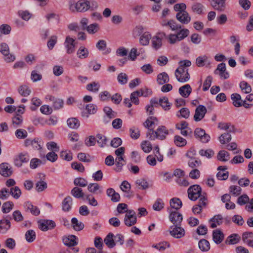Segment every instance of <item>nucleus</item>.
I'll use <instances>...</instances> for the list:
<instances>
[{
	"mask_svg": "<svg viewBox=\"0 0 253 253\" xmlns=\"http://www.w3.org/2000/svg\"><path fill=\"white\" fill-rule=\"evenodd\" d=\"M179 67L175 71V76L177 81L181 83H185L190 79L187 67L191 65L190 60H184L179 62Z\"/></svg>",
	"mask_w": 253,
	"mask_h": 253,
	"instance_id": "obj_1",
	"label": "nucleus"
},
{
	"mask_svg": "<svg viewBox=\"0 0 253 253\" xmlns=\"http://www.w3.org/2000/svg\"><path fill=\"white\" fill-rule=\"evenodd\" d=\"M91 7L90 1L87 0H79L75 2L74 0L69 2L70 10L73 12H84L88 10Z\"/></svg>",
	"mask_w": 253,
	"mask_h": 253,
	"instance_id": "obj_2",
	"label": "nucleus"
},
{
	"mask_svg": "<svg viewBox=\"0 0 253 253\" xmlns=\"http://www.w3.org/2000/svg\"><path fill=\"white\" fill-rule=\"evenodd\" d=\"M169 134V130L165 126H161L155 131L150 130V132H147V137L151 140H154L155 139L164 140L167 135Z\"/></svg>",
	"mask_w": 253,
	"mask_h": 253,
	"instance_id": "obj_3",
	"label": "nucleus"
},
{
	"mask_svg": "<svg viewBox=\"0 0 253 253\" xmlns=\"http://www.w3.org/2000/svg\"><path fill=\"white\" fill-rule=\"evenodd\" d=\"M181 207H170V208L168 209L169 213V220L173 224H180L182 221V215L178 211Z\"/></svg>",
	"mask_w": 253,
	"mask_h": 253,
	"instance_id": "obj_4",
	"label": "nucleus"
},
{
	"mask_svg": "<svg viewBox=\"0 0 253 253\" xmlns=\"http://www.w3.org/2000/svg\"><path fill=\"white\" fill-rule=\"evenodd\" d=\"M187 192L189 198L194 201L201 196L202 188L198 185H193L188 188Z\"/></svg>",
	"mask_w": 253,
	"mask_h": 253,
	"instance_id": "obj_5",
	"label": "nucleus"
},
{
	"mask_svg": "<svg viewBox=\"0 0 253 253\" xmlns=\"http://www.w3.org/2000/svg\"><path fill=\"white\" fill-rule=\"evenodd\" d=\"M137 222V215L133 210H129L125 214L124 218V223L128 227L135 225Z\"/></svg>",
	"mask_w": 253,
	"mask_h": 253,
	"instance_id": "obj_6",
	"label": "nucleus"
},
{
	"mask_svg": "<svg viewBox=\"0 0 253 253\" xmlns=\"http://www.w3.org/2000/svg\"><path fill=\"white\" fill-rule=\"evenodd\" d=\"M38 223L39 229L43 231L52 229L56 226L55 222L53 220L49 219H40L38 221Z\"/></svg>",
	"mask_w": 253,
	"mask_h": 253,
	"instance_id": "obj_7",
	"label": "nucleus"
},
{
	"mask_svg": "<svg viewBox=\"0 0 253 253\" xmlns=\"http://www.w3.org/2000/svg\"><path fill=\"white\" fill-rule=\"evenodd\" d=\"M177 225L171 226L169 228V233L173 237L179 239L185 236V231L183 228Z\"/></svg>",
	"mask_w": 253,
	"mask_h": 253,
	"instance_id": "obj_8",
	"label": "nucleus"
},
{
	"mask_svg": "<svg viewBox=\"0 0 253 253\" xmlns=\"http://www.w3.org/2000/svg\"><path fill=\"white\" fill-rule=\"evenodd\" d=\"M46 102H52V107L55 110L62 108L63 106L64 102L61 99L56 98L51 95H47L45 97Z\"/></svg>",
	"mask_w": 253,
	"mask_h": 253,
	"instance_id": "obj_9",
	"label": "nucleus"
},
{
	"mask_svg": "<svg viewBox=\"0 0 253 253\" xmlns=\"http://www.w3.org/2000/svg\"><path fill=\"white\" fill-rule=\"evenodd\" d=\"M166 37V34L164 32L159 33L152 39V46L157 50L162 45V39Z\"/></svg>",
	"mask_w": 253,
	"mask_h": 253,
	"instance_id": "obj_10",
	"label": "nucleus"
},
{
	"mask_svg": "<svg viewBox=\"0 0 253 253\" xmlns=\"http://www.w3.org/2000/svg\"><path fill=\"white\" fill-rule=\"evenodd\" d=\"M194 134L203 143L208 142L211 138L210 136L206 133L205 131L201 128H197L194 131Z\"/></svg>",
	"mask_w": 253,
	"mask_h": 253,
	"instance_id": "obj_11",
	"label": "nucleus"
},
{
	"mask_svg": "<svg viewBox=\"0 0 253 253\" xmlns=\"http://www.w3.org/2000/svg\"><path fill=\"white\" fill-rule=\"evenodd\" d=\"M207 108L203 105H199L195 109L194 115V120L196 122H199L205 117L207 113Z\"/></svg>",
	"mask_w": 253,
	"mask_h": 253,
	"instance_id": "obj_12",
	"label": "nucleus"
},
{
	"mask_svg": "<svg viewBox=\"0 0 253 253\" xmlns=\"http://www.w3.org/2000/svg\"><path fill=\"white\" fill-rule=\"evenodd\" d=\"M214 73L219 74L221 79H227L229 77V73L226 71V65L224 63H220L217 65Z\"/></svg>",
	"mask_w": 253,
	"mask_h": 253,
	"instance_id": "obj_13",
	"label": "nucleus"
},
{
	"mask_svg": "<svg viewBox=\"0 0 253 253\" xmlns=\"http://www.w3.org/2000/svg\"><path fill=\"white\" fill-rule=\"evenodd\" d=\"M176 18L183 24H187L191 21V17L186 11L177 12L176 14Z\"/></svg>",
	"mask_w": 253,
	"mask_h": 253,
	"instance_id": "obj_14",
	"label": "nucleus"
},
{
	"mask_svg": "<svg viewBox=\"0 0 253 253\" xmlns=\"http://www.w3.org/2000/svg\"><path fill=\"white\" fill-rule=\"evenodd\" d=\"M12 173L11 166L7 163H3L0 165V174L4 177L10 176Z\"/></svg>",
	"mask_w": 253,
	"mask_h": 253,
	"instance_id": "obj_15",
	"label": "nucleus"
},
{
	"mask_svg": "<svg viewBox=\"0 0 253 253\" xmlns=\"http://www.w3.org/2000/svg\"><path fill=\"white\" fill-rule=\"evenodd\" d=\"M62 241L64 244L67 247H73L77 245L78 243V238L73 235L63 237Z\"/></svg>",
	"mask_w": 253,
	"mask_h": 253,
	"instance_id": "obj_16",
	"label": "nucleus"
},
{
	"mask_svg": "<svg viewBox=\"0 0 253 253\" xmlns=\"http://www.w3.org/2000/svg\"><path fill=\"white\" fill-rule=\"evenodd\" d=\"M30 160V157L28 153H21L14 159V164L18 167H20L23 163H27Z\"/></svg>",
	"mask_w": 253,
	"mask_h": 253,
	"instance_id": "obj_17",
	"label": "nucleus"
},
{
	"mask_svg": "<svg viewBox=\"0 0 253 253\" xmlns=\"http://www.w3.org/2000/svg\"><path fill=\"white\" fill-rule=\"evenodd\" d=\"M158 124V121L157 119L154 117H149L146 121L143 123L144 126L148 128L147 132H150V130L152 131H155L153 129L155 127L156 125Z\"/></svg>",
	"mask_w": 253,
	"mask_h": 253,
	"instance_id": "obj_18",
	"label": "nucleus"
},
{
	"mask_svg": "<svg viewBox=\"0 0 253 253\" xmlns=\"http://www.w3.org/2000/svg\"><path fill=\"white\" fill-rule=\"evenodd\" d=\"M64 45L68 54H71L75 51V40L69 36H67L66 37L64 42Z\"/></svg>",
	"mask_w": 253,
	"mask_h": 253,
	"instance_id": "obj_19",
	"label": "nucleus"
},
{
	"mask_svg": "<svg viewBox=\"0 0 253 253\" xmlns=\"http://www.w3.org/2000/svg\"><path fill=\"white\" fill-rule=\"evenodd\" d=\"M224 238V235L221 230L216 229L213 231L212 239L216 244H220L223 241Z\"/></svg>",
	"mask_w": 253,
	"mask_h": 253,
	"instance_id": "obj_20",
	"label": "nucleus"
},
{
	"mask_svg": "<svg viewBox=\"0 0 253 253\" xmlns=\"http://www.w3.org/2000/svg\"><path fill=\"white\" fill-rule=\"evenodd\" d=\"M222 220L223 218L221 215H216L209 220L210 226L212 228H215L222 223Z\"/></svg>",
	"mask_w": 253,
	"mask_h": 253,
	"instance_id": "obj_21",
	"label": "nucleus"
},
{
	"mask_svg": "<svg viewBox=\"0 0 253 253\" xmlns=\"http://www.w3.org/2000/svg\"><path fill=\"white\" fill-rule=\"evenodd\" d=\"M191 152H192L191 151H189L186 154L187 157L190 158V159L188 162V165L189 167H190L191 168H195L200 166L202 164L201 160L192 158V157L190 155V153Z\"/></svg>",
	"mask_w": 253,
	"mask_h": 253,
	"instance_id": "obj_22",
	"label": "nucleus"
},
{
	"mask_svg": "<svg viewBox=\"0 0 253 253\" xmlns=\"http://www.w3.org/2000/svg\"><path fill=\"white\" fill-rule=\"evenodd\" d=\"M178 91L182 97L187 98L191 93L192 88L189 84H186L179 87Z\"/></svg>",
	"mask_w": 253,
	"mask_h": 253,
	"instance_id": "obj_23",
	"label": "nucleus"
},
{
	"mask_svg": "<svg viewBox=\"0 0 253 253\" xmlns=\"http://www.w3.org/2000/svg\"><path fill=\"white\" fill-rule=\"evenodd\" d=\"M211 6L216 10L223 11L225 9L226 0H211Z\"/></svg>",
	"mask_w": 253,
	"mask_h": 253,
	"instance_id": "obj_24",
	"label": "nucleus"
},
{
	"mask_svg": "<svg viewBox=\"0 0 253 253\" xmlns=\"http://www.w3.org/2000/svg\"><path fill=\"white\" fill-rule=\"evenodd\" d=\"M191 9L194 13L201 15L204 13L205 7L200 2H195L192 4Z\"/></svg>",
	"mask_w": 253,
	"mask_h": 253,
	"instance_id": "obj_25",
	"label": "nucleus"
},
{
	"mask_svg": "<svg viewBox=\"0 0 253 253\" xmlns=\"http://www.w3.org/2000/svg\"><path fill=\"white\" fill-rule=\"evenodd\" d=\"M169 81V76L166 72H162L157 75V82L159 84H164L168 83Z\"/></svg>",
	"mask_w": 253,
	"mask_h": 253,
	"instance_id": "obj_26",
	"label": "nucleus"
},
{
	"mask_svg": "<svg viewBox=\"0 0 253 253\" xmlns=\"http://www.w3.org/2000/svg\"><path fill=\"white\" fill-rule=\"evenodd\" d=\"M241 239L240 236L237 234H232L229 236L225 241L227 245H234L239 242Z\"/></svg>",
	"mask_w": 253,
	"mask_h": 253,
	"instance_id": "obj_27",
	"label": "nucleus"
},
{
	"mask_svg": "<svg viewBox=\"0 0 253 253\" xmlns=\"http://www.w3.org/2000/svg\"><path fill=\"white\" fill-rule=\"evenodd\" d=\"M18 92L21 96L26 97L31 94V89L28 85L23 84L18 87Z\"/></svg>",
	"mask_w": 253,
	"mask_h": 253,
	"instance_id": "obj_28",
	"label": "nucleus"
},
{
	"mask_svg": "<svg viewBox=\"0 0 253 253\" xmlns=\"http://www.w3.org/2000/svg\"><path fill=\"white\" fill-rule=\"evenodd\" d=\"M198 246L200 250L203 252H208L210 250V244L209 242L203 239L200 240L198 242Z\"/></svg>",
	"mask_w": 253,
	"mask_h": 253,
	"instance_id": "obj_29",
	"label": "nucleus"
},
{
	"mask_svg": "<svg viewBox=\"0 0 253 253\" xmlns=\"http://www.w3.org/2000/svg\"><path fill=\"white\" fill-rule=\"evenodd\" d=\"M11 223L9 220L2 219L0 221V232L5 233L10 228Z\"/></svg>",
	"mask_w": 253,
	"mask_h": 253,
	"instance_id": "obj_30",
	"label": "nucleus"
},
{
	"mask_svg": "<svg viewBox=\"0 0 253 253\" xmlns=\"http://www.w3.org/2000/svg\"><path fill=\"white\" fill-rule=\"evenodd\" d=\"M231 98L233 101V104L236 107H239L242 106L243 100L241 95L237 93H233L231 95Z\"/></svg>",
	"mask_w": 253,
	"mask_h": 253,
	"instance_id": "obj_31",
	"label": "nucleus"
},
{
	"mask_svg": "<svg viewBox=\"0 0 253 253\" xmlns=\"http://www.w3.org/2000/svg\"><path fill=\"white\" fill-rule=\"evenodd\" d=\"M107 196L111 198V201L113 202H118L120 199L119 193L115 192L114 189L110 188L106 191Z\"/></svg>",
	"mask_w": 253,
	"mask_h": 253,
	"instance_id": "obj_32",
	"label": "nucleus"
},
{
	"mask_svg": "<svg viewBox=\"0 0 253 253\" xmlns=\"http://www.w3.org/2000/svg\"><path fill=\"white\" fill-rule=\"evenodd\" d=\"M96 46L98 50L104 51L103 53L104 54H107L111 52L110 48H106V42L104 40H99L96 43Z\"/></svg>",
	"mask_w": 253,
	"mask_h": 253,
	"instance_id": "obj_33",
	"label": "nucleus"
},
{
	"mask_svg": "<svg viewBox=\"0 0 253 253\" xmlns=\"http://www.w3.org/2000/svg\"><path fill=\"white\" fill-rule=\"evenodd\" d=\"M86 110L87 111L86 113H83L82 116L88 118L89 117L88 114H94L96 113L97 110V106L93 104H89L86 106Z\"/></svg>",
	"mask_w": 253,
	"mask_h": 253,
	"instance_id": "obj_34",
	"label": "nucleus"
},
{
	"mask_svg": "<svg viewBox=\"0 0 253 253\" xmlns=\"http://www.w3.org/2000/svg\"><path fill=\"white\" fill-rule=\"evenodd\" d=\"M77 54L80 59H85L89 55V51L84 46H80L77 52Z\"/></svg>",
	"mask_w": 253,
	"mask_h": 253,
	"instance_id": "obj_35",
	"label": "nucleus"
},
{
	"mask_svg": "<svg viewBox=\"0 0 253 253\" xmlns=\"http://www.w3.org/2000/svg\"><path fill=\"white\" fill-rule=\"evenodd\" d=\"M68 126L72 129H77L80 126V122L76 118H69L67 121Z\"/></svg>",
	"mask_w": 253,
	"mask_h": 253,
	"instance_id": "obj_36",
	"label": "nucleus"
},
{
	"mask_svg": "<svg viewBox=\"0 0 253 253\" xmlns=\"http://www.w3.org/2000/svg\"><path fill=\"white\" fill-rule=\"evenodd\" d=\"M217 160L221 162L228 161L230 157L229 153L225 150L220 151L217 155Z\"/></svg>",
	"mask_w": 253,
	"mask_h": 253,
	"instance_id": "obj_37",
	"label": "nucleus"
},
{
	"mask_svg": "<svg viewBox=\"0 0 253 253\" xmlns=\"http://www.w3.org/2000/svg\"><path fill=\"white\" fill-rule=\"evenodd\" d=\"M196 63L199 67L204 66L206 63H208L209 65L210 64V62L208 60V57L206 55L201 56L197 57L196 60Z\"/></svg>",
	"mask_w": 253,
	"mask_h": 253,
	"instance_id": "obj_38",
	"label": "nucleus"
},
{
	"mask_svg": "<svg viewBox=\"0 0 253 253\" xmlns=\"http://www.w3.org/2000/svg\"><path fill=\"white\" fill-rule=\"evenodd\" d=\"M190 111L187 108H182L176 112V116L178 118L188 119L190 116Z\"/></svg>",
	"mask_w": 253,
	"mask_h": 253,
	"instance_id": "obj_39",
	"label": "nucleus"
},
{
	"mask_svg": "<svg viewBox=\"0 0 253 253\" xmlns=\"http://www.w3.org/2000/svg\"><path fill=\"white\" fill-rule=\"evenodd\" d=\"M151 38V34L149 32H145L140 36L139 42L142 45H147L149 44Z\"/></svg>",
	"mask_w": 253,
	"mask_h": 253,
	"instance_id": "obj_40",
	"label": "nucleus"
},
{
	"mask_svg": "<svg viewBox=\"0 0 253 253\" xmlns=\"http://www.w3.org/2000/svg\"><path fill=\"white\" fill-rule=\"evenodd\" d=\"M114 235L112 233H109L104 239V243L109 248H112L115 246L113 239Z\"/></svg>",
	"mask_w": 253,
	"mask_h": 253,
	"instance_id": "obj_41",
	"label": "nucleus"
},
{
	"mask_svg": "<svg viewBox=\"0 0 253 253\" xmlns=\"http://www.w3.org/2000/svg\"><path fill=\"white\" fill-rule=\"evenodd\" d=\"M96 139L97 144L100 147H104L108 142L106 137L101 134H97Z\"/></svg>",
	"mask_w": 253,
	"mask_h": 253,
	"instance_id": "obj_42",
	"label": "nucleus"
},
{
	"mask_svg": "<svg viewBox=\"0 0 253 253\" xmlns=\"http://www.w3.org/2000/svg\"><path fill=\"white\" fill-rule=\"evenodd\" d=\"M100 86V84L98 83L93 82L87 84L86 88L89 91L96 93L98 91Z\"/></svg>",
	"mask_w": 253,
	"mask_h": 253,
	"instance_id": "obj_43",
	"label": "nucleus"
},
{
	"mask_svg": "<svg viewBox=\"0 0 253 253\" xmlns=\"http://www.w3.org/2000/svg\"><path fill=\"white\" fill-rule=\"evenodd\" d=\"M73 228L76 231H80L84 228V224L83 222L78 221L77 218L73 217L71 220Z\"/></svg>",
	"mask_w": 253,
	"mask_h": 253,
	"instance_id": "obj_44",
	"label": "nucleus"
},
{
	"mask_svg": "<svg viewBox=\"0 0 253 253\" xmlns=\"http://www.w3.org/2000/svg\"><path fill=\"white\" fill-rule=\"evenodd\" d=\"M26 240L28 243H32L35 241L36 237L35 232L32 229L28 230L25 235Z\"/></svg>",
	"mask_w": 253,
	"mask_h": 253,
	"instance_id": "obj_45",
	"label": "nucleus"
},
{
	"mask_svg": "<svg viewBox=\"0 0 253 253\" xmlns=\"http://www.w3.org/2000/svg\"><path fill=\"white\" fill-rule=\"evenodd\" d=\"M130 184L126 180L122 182L120 185V188L123 192L126 193V197H129V192L130 190Z\"/></svg>",
	"mask_w": 253,
	"mask_h": 253,
	"instance_id": "obj_46",
	"label": "nucleus"
},
{
	"mask_svg": "<svg viewBox=\"0 0 253 253\" xmlns=\"http://www.w3.org/2000/svg\"><path fill=\"white\" fill-rule=\"evenodd\" d=\"M22 122L23 118L22 116L19 114H16L12 119V126L15 128L20 126Z\"/></svg>",
	"mask_w": 253,
	"mask_h": 253,
	"instance_id": "obj_47",
	"label": "nucleus"
},
{
	"mask_svg": "<svg viewBox=\"0 0 253 253\" xmlns=\"http://www.w3.org/2000/svg\"><path fill=\"white\" fill-rule=\"evenodd\" d=\"M190 33L188 29L186 28L180 29V30L175 34L180 41L186 38Z\"/></svg>",
	"mask_w": 253,
	"mask_h": 253,
	"instance_id": "obj_48",
	"label": "nucleus"
},
{
	"mask_svg": "<svg viewBox=\"0 0 253 253\" xmlns=\"http://www.w3.org/2000/svg\"><path fill=\"white\" fill-rule=\"evenodd\" d=\"M159 104L165 110H169L170 108L171 104L166 97L160 99Z\"/></svg>",
	"mask_w": 253,
	"mask_h": 253,
	"instance_id": "obj_49",
	"label": "nucleus"
},
{
	"mask_svg": "<svg viewBox=\"0 0 253 253\" xmlns=\"http://www.w3.org/2000/svg\"><path fill=\"white\" fill-rule=\"evenodd\" d=\"M240 87L242 91L245 93H249L252 91L251 85L245 81H242L240 83Z\"/></svg>",
	"mask_w": 253,
	"mask_h": 253,
	"instance_id": "obj_50",
	"label": "nucleus"
},
{
	"mask_svg": "<svg viewBox=\"0 0 253 253\" xmlns=\"http://www.w3.org/2000/svg\"><path fill=\"white\" fill-rule=\"evenodd\" d=\"M152 247L160 251H163L167 248L170 247V244L168 242H163L156 245H153Z\"/></svg>",
	"mask_w": 253,
	"mask_h": 253,
	"instance_id": "obj_51",
	"label": "nucleus"
},
{
	"mask_svg": "<svg viewBox=\"0 0 253 253\" xmlns=\"http://www.w3.org/2000/svg\"><path fill=\"white\" fill-rule=\"evenodd\" d=\"M218 127L222 130H227L229 132H232L234 129L233 126H231L229 123H219Z\"/></svg>",
	"mask_w": 253,
	"mask_h": 253,
	"instance_id": "obj_52",
	"label": "nucleus"
},
{
	"mask_svg": "<svg viewBox=\"0 0 253 253\" xmlns=\"http://www.w3.org/2000/svg\"><path fill=\"white\" fill-rule=\"evenodd\" d=\"M130 137L133 139H137L140 136V130L138 127L132 126L129 128Z\"/></svg>",
	"mask_w": 253,
	"mask_h": 253,
	"instance_id": "obj_53",
	"label": "nucleus"
},
{
	"mask_svg": "<svg viewBox=\"0 0 253 253\" xmlns=\"http://www.w3.org/2000/svg\"><path fill=\"white\" fill-rule=\"evenodd\" d=\"M141 147L143 151L146 153H148L152 150L151 143L148 141H144L141 144Z\"/></svg>",
	"mask_w": 253,
	"mask_h": 253,
	"instance_id": "obj_54",
	"label": "nucleus"
},
{
	"mask_svg": "<svg viewBox=\"0 0 253 253\" xmlns=\"http://www.w3.org/2000/svg\"><path fill=\"white\" fill-rule=\"evenodd\" d=\"M74 183L76 186L84 187L87 185L88 182L84 178L78 177L74 179Z\"/></svg>",
	"mask_w": 253,
	"mask_h": 253,
	"instance_id": "obj_55",
	"label": "nucleus"
},
{
	"mask_svg": "<svg viewBox=\"0 0 253 253\" xmlns=\"http://www.w3.org/2000/svg\"><path fill=\"white\" fill-rule=\"evenodd\" d=\"M135 184L139 189H146L148 187V182L143 178L137 179L135 181Z\"/></svg>",
	"mask_w": 253,
	"mask_h": 253,
	"instance_id": "obj_56",
	"label": "nucleus"
},
{
	"mask_svg": "<svg viewBox=\"0 0 253 253\" xmlns=\"http://www.w3.org/2000/svg\"><path fill=\"white\" fill-rule=\"evenodd\" d=\"M199 154L201 156H204L207 158H211L214 154V151L211 149H201L199 151Z\"/></svg>",
	"mask_w": 253,
	"mask_h": 253,
	"instance_id": "obj_57",
	"label": "nucleus"
},
{
	"mask_svg": "<svg viewBox=\"0 0 253 253\" xmlns=\"http://www.w3.org/2000/svg\"><path fill=\"white\" fill-rule=\"evenodd\" d=\"M231 140V135L229 133H224L219 137V142L223 144L229 142Z\"/></svg>",
	"mask_w": 253,
	"mask_h": 253,
	"instance_id": "obj_58",
	"label": "nucleus"
},
{
	"mask_svg": "<svg viewBox=\"0 0 253 253\" xmlns=\"http://www.w3.org/2000/svg\"><path fill=\"white\" fill-rule=\"evenodd\" d=\"M43 146V142L41 139L35 138L33 139L31 146L35 149L41 150Z\"/></svg>",
	"mask_w": 253,
	"mask_h": 253,
	"instance_id": "obj_59",
	"label": "nucleus"
},
{
	"mask_svg": "<svg viewBox=\"0 0 253 253\" xmlns=\"http://www.w3.org/2000/svg\"><path fill=\"white\" fill-rule=\"evenodd\" d=\"M186 140L180 136L176 135L174 137V143L178 147H182L186 144Z\"/></svg>",
	"mask_w": 253,
	"mask_h": 253,
	"instance_id": "obj_60",
	"label": "nucleus"
},
{
	"mask_svg": "<svg viewBox=\"0 0 253 253\" xmlns=\"http://www.w3.org/2000/svg\"><path fill=\"white\" fill-rule=\"evenodd\" d=\"M47 187V183L44 181L40 180L36 183V189L39 192L43 191L46 189Z\"/></svg>",
	"mask_w": 253,
	"mask_h": 253,
	"instance_id": "obj_61",
	"label": "nucleus"
},
{
	"mask_svg": "<svg viewBox=\"0 0 253 253\" xmlns=\"http://www.w3.org/2000/svg\"><path fill=\"white\" fill-rule=\"evenodd\" d=\"M86 31L90 34L96 33L99 30V25L97 23H93L86 27Z\"/></svg>",
	"mask_w": 253,
	"mask_h": 253,
	"instance_id": "obj_62",
	"label": "nucleus"
},
{
	"mask_svg": "<svg viewBox=\"0 0 253 253\" xmlns=\"http://www.w3.org/2000/svg\"><path fill=\"white\" fill-rule=\"evenodd\" d=\"M117 80L119 84H125L128 81V76L124 73H121L117 77Z\"/></svg>",
	"mask_w": 253,
	"mask_h": 253,
	"instance_id": "obj_63",
	"label": "nucleus"
},
{
	"mask_svg": "<svg viewBox=\"0 0 253 253\" xmlns=\"http://www.w3.org/2000/svg\"><path fill=\"white\" fill-rule=\"evenodd\" d=\"M166 37L168 42L171 44H175L180 42L175 34H170L168 36L166 35Z\"/></svg>",
	"mask_w": 253,
	"mask_h": 253,
	"instance_id": "obj_64",
	"label": "nucleus"
}]
</instances>
